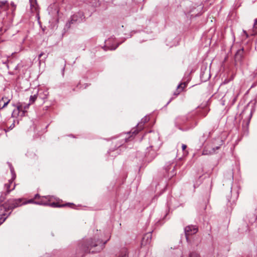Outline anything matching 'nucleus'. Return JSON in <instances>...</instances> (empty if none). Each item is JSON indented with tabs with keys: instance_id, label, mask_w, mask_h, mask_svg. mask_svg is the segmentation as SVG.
Segmentation results:
<instances>
[{
	"instance_id": "28",
	"label": "nucleus",
	"mask_w": 257,
	"mask_h": 257,
	"mask_svg": "<svg viewBox=\"0 0 257 257\" xmlns=\"http://www.w3.org/2000/svg\"><path fill=\"white\" fill-rule=\"evenodd\" d=\"M133 1L136 3H140L142 1H144V0H133Z\"/></svg>"
},
{
	"instance_id": "12",
	"label": "nucleus",
	"mask_w": 257,
	"mask_h": 257,
	"mask_svg": "<svg viewBox=\"0 0 257 257\" xmlns=\"http://www.w3.org/2000/svg\"><path fill=\"white\" fill-rule=\"evenodd\" d=\"M10 99L6 97H3L0 100V110L3 109L7 106L10 101Z\"/></svg>"
},
{
	"instance_id": "16",
	"label": "nucleus",
	"mask_w": 257,
	"mask_h": 257,
	"mask_svg": "<svg viewBox=\"0 0 257 257\" xmlns=\"http://www.w3.org/2000/svg\"><path fill=\"white\" fill-rule=\"evenodd\" d=\"M219 148V147H216V148H213L210 151H208L206 149H204L202 152V155H208L212 154L215 152L216 150H217Z\"/></svg>"
},
{
	"instance_id": "31",
	"label": "nucleus",
	"mask_w": 257,
	"mask_h": 257,
	"mask_svg": "<svg viewBox=\"0 0 257 257\" xmlns=\"http://www.w3.org/2000/svg\"><path fill=\"white\" fill-rule=\"evenodd\" d=\"M64 70H65V68L64 67L62 69V75L63 76H64Z\"/></svg>"
},
{
	"instance_id": "1",
	"label": "nucleus",
	"mask_w": 257,
	"mask_h": 257,
	"mask_svg": "<svg viewBox=\"0 0 257 257\" xmlns=\"http://www.w3.org/2000/svg\"><path fill=\"white\" fill-rule=\"evenodd\" d=\"M106 241L104 242L102 240L95 237L86 240L84 242L80 243L77 249L78 257H83L86 253H95L102 250Z\"/></svg>"
},
{
	"instance_id": "22",
	"label": "nucleus",
	"mask_w": 257,
	"mask_h": 257,
	"mask_svg": "<svg viewBox=\"0 0 257 257\" xmlns=\"http://www.w3.org/2000/svg\"><path fill=\"white\" fill-rule=\"evenodd\" d=\"M35 199H30L29 200H28L27 201H23V203H24V204H26L27 203H35V202L34 201V200Z\"/></svg>"
},
{
	"instance_id": "26",
	"label": "nucleus",
	"mask_w": 257,
	"mask_h": 257,
	"mask_svg": "<svg viewBox=\"0 0 257 257\" xmlns=\"http://www.w3.org/2000/svg\"><path fill=\"white\" fill-rule=\"evenodd\" d=\"M243 33L245 34L246 38H248L249 37L248 34L247 33V32L245 30L243 31Z\"/></svg>"
},
{
	"instance_id": "27",
	"label": "nucleus",
	"mask_w": 257,
	"mask_h": 257,
	"mask_svg": "<svg viewBox=\"0 0 257 257\" xmlns=\"http://www.w3.org/2000/svg\"><path fill=\"white\" fill-rule=\"evenodd\" d=\"M187 148V146L185 144H182V150L184 151Z\"/></svg>"
},
{
	"instance_id": "8",
	"label": "nucleus",
	"mask_w": 257,
	"mask_h": 257,
	"mask_svg": "<svg viewBox=\"0 0 257 257\" xmlns=\"http://www.w3.org/2000/svg\"><path fill=\"white\" fill-rule=\"evenodd\" d=\"M153 146H151L149 148H148V151L146 154V157L151 160L154 159L157 156L156 151L155 149H153Z\"/></svg>"
},
{
	"instance_id": "9",
	"label": "nucleus",
	"mask_w": 257,
	"mask_h": 257,
	"mask_svg": "<svg viewBox=\"0 0 257 257\" xmlns=\"http://www.w3.org/2000/svg\"><path fill=\"white\" fill-rule=\"evenodd\" d=\"M75 205L72 203H67L65 204H60L59 202H52L50 203L49 206L52 207H69L73 208Z\"/></svg>"
},
{
	"instance_id": "7",
	"label": "nucleus",
	"mask_w": 257,
	"mask_h": 257,
	"mask_svg": "<svg viewBox=\"0 0 257 257\" xmlns=\"http://www.w3.org/2000/svg\"><path fill=\"white\" fill-rule=\"evenodd\" d=\"M244 58V49H239L236 52L234 56V59L236 63H240Z\"/></svg>"
},
{
	"instance_id": "18",
	"label": "nucleus",
	"mask_w": 257,
	"mask_h": 257,
	"mask_svg": "<svg viewBox=\"0 0 257 257\" xmlns=\"http://www.w3.org/2000/svg\"><path fill=\"white\" fill-rule=\"evenodd\" d=\"M10 170H11V173L12 175V177L11 179L15 180L16 177V175L15 173L14 169L11 164L10 165Z\"/></svg>"
},
{
	"instance_id": "34",
	"label": "nucleus",
	"mask_w": 257,
	"mask_h": 257,
	"mask_svg": "<svg viewBox=\"0 0 257 257\" xmlns=\"http://www.w3.org/2000/svg\"><path fill=\"white\" fill-rule=\"evenodd\" d=\"M128 138H127V139L125 138V141H124V142H126L127 141H128Z\"/></svg>"
},
{
	"instance_id": "11",
	"label": "nucleus",
	"mask_w": 257,
	"mask_h": 257,
	"mask_svg": "<svg viewBox=\"0 0 257 257\" xmlns=\"http://www.w3.org/2000/svg\"><path fill=\"white\" fill-rule=\"evenodd\" d=\"M72 17H76L75 19L78 23L85 21V17L84 14L82 12H79L72 16Z\"/></svg>"
},
{
	"instance_id": "3",
	"label": "nucleus",
	"mask_w": 257,
	"mask_h": 257,
	"mask_svg": "<svg viewBox=\"0 0 257 257\" xmlns=\"http://www.w3.org/2000/svg\"><path fill=\"white\" fill-rule=\"evenodd\" d=\"M34 199H39L35 202V204L49 206L50 203L54 199H55V198L53 196L49 195L40 196L39 194H37L35 195Z\"/></svg>"
},
{
	"instance_id": "10",
	"label": "nucleus",
	"mask_w": 257,
	"mask_h": 257,
	"mask_svg": "<svg viewBox=\"0 0 257 257\" xmlns=\"http://www.w3.org/2000/svg\"><path fill=\"white\" fill-rule=\"evenodd\" d=\"M152 236V232H151L146 233L142 238V245L149 244L151 241Z\"/></svg>"
},
{
	"instance_id": "23",
	"label": "nucleus",
	"mask_w": 257,
	"mask_h": 257,
	"mask_svg": "<svg viewBox=\"0 0 257 257\" xmlns=\"http://www.w3.org/2000/svg\"><path fill=\"white\" fill-rule=\"evenodd\" d=\"M31 103H29L28 104L25 105V106H23V110L26 111V113L27 112L26 109H28L29 107V105Z\"/></svg>"
},
{
	"instance_id": "25",
	"label": "nucleus",
	"mask_w": 257,
	"mask_h": 257,
	"mask_svg": "<svg viewBox=\"0 0 257 257\" xmlns=\"http://www.w3.org/2000/svg\"><path fill=\"white\" fill-rule=\"evenodd\" d=\"M230 81V80L229 79H225L223 81V83L224 84H226L228 83Z\"/></svg>"
},
{
	"instance_id": "17",
	"label": "nucleus",
	"mask_w": 257,
	"mask_h": 257,
	"mask_svg": "<svg viewBox=\"0 0 257 257\" xmlns=\"http://www.w3.org/2000/svg\"><path fill=\"white\" fill-rule=\"evenodd\" d=\"M188 257H200V256L197 252L191 251L189 253Z\"/></svg>"
},
{
	"instance_id": "30",
	"label": "nucleus",
	"mask_w": 257,
	"mask_h": 257,
	"mask_svg": "<svg viewBox=\"0 0 257 257\" xmlns=\"http://www.w3.org/2000/svg\"><path fill=\"white\" fill-rule=\"evenodd\" d=\"M234 75L233 74H232L231 76V77L229 79L231 80H232L233 79H234Z\"/></svg>"
},
{
	"instance_id": "33",
	"label": "nucleus",
	"mask_w": 257,
	"mask_h": 257,
	"mask_svg": "<svg viewBox=\"0 0 257 257\" xmlns=\"http://www.w3.org/2000/svg\"><path fill=\"white\" fill-rule=\"evenodd\" d=\"M11 5H12L13 7H14L15 8H16V5L14 4V3H12L11 4Z\"/></svg>"
},
{
	"instance_id": "35",
	"label": "nucleus",
	"mask_w": 257,
	"mask_h": 257,
	"mask_svg": "<svg viewBox=\"0 0 257 257\" xmlns=\"http://www.w3.org/2000/svg\"><path fill=\"white\" fill-rule=\"evenodd\" d=\"M122 144H123V143L121 144H120L117 147H119L121 146Z\"/></svg>"
},
{
	"instance_id": "4",
	"label": "nucleus",
	"mask_w": 257,
	"mask_h": 257,
	"mask_svg": "<svg viewBox=\"0 0 257 257\" xmlns=\"http://www.w3.org/2000/svg\"><path fill=\"white\" fill-rule=\"evenodd\" d=\"M198 231V228L196 226L191 225L185 227L184 232L187 242H190L189 236L196 234Z\"/></svg>"
},
{
	"instance_id": "2",
	"label": "nucleus",
	"mask_w": 257,
	"mask_h": 257,
	"mask_svg": "<svg viewBox=\"0 0 257 257\" xmlns=\"http://www.w3.org/2000/svg\"><path fill=\"white\" fill-rule=\"evenodd\" d=\"M14 179H11L8 182L4 184V191L2 192L0 196V203L3 202L6 199V196L12 191L14 190L15 188L16 184H13Z\"/></svg>"
},
{
	"instance_id": "36",
	"label": "nucleus",
	"mask_w": 257,
	"mask_h": 257,
	"mask_svg": "<svg viewBox=\"0 0 257 257\" xmlns=\"http://www.w3.org/2000/svg\"><path fill=\"white\" fill-rule=\"evenodd\" d=\"M172 99H173V98H171V99H170V101L168 102V103H169L170 101H171V100H172Z\"/></svg>"
},
{
	"instance_id": "21",
	"label": "nucleus",
	"mask_w": 257,
	"mask_h": 257,
	"mask_svg": "<svg viewBox=\"0 0 257 257\" xmlns=\"http://www.w3.org/2000/svg\"><path fill=\"white\" fill-rule=\"evenodd\" d=\"M179 85H180V89L182 91H183L185 88L187 86V82H182Z\"/></svg>"
},
{
	"instance_id": "24",
	"label": "nucleus",
	"mask_w": 257,
	"mask_h": 257,
	"mask_svg": "<svg viewBox=\"0 0 257 257\" xmlns=\"http://www.w3.org/2000/svg\"><path fill=\"white\" fill-rule=\"evenodd\" d=\"M174 169H175V167L173 168V169L170 172L171 173V177H172L176 174V173L174 172Z\"/></svg>"
},
{
	"instance_id": "5",
	"label": "nucleus",
	"mask_w": 257,
	"mask_h": 257,
	"mask_svg": "<svg viewBox=\"0 0 257 257\" xmlns=\"http://www.w3.org/2000/svg\"><path fill=\"white\" fill-rule=\"evenodd\" d=\"M25 113L26 111L23 110V105L22 104H19L17 105V108L13 110L12 116L14 117L19 116L23 117L25 115Z\"/></svg>"
},
{
	"instance_id": "13",
	"label": "nucleus",
	"mask_w": 257,
	"mask_h": 257,
	"mask_svg": "<svg viewBox=\"0 0 257 257\" xmlns=\"http://www.w3.org/2000/svg\"><path fill=\"white\" fill-rule=\"evenodd\" d=\"M110 41H111V39H109L107 41H105L106 45L104 47V49L105 50H114L118 46L119 44H117V45L114 47L107 46L109 44V42Z\"/></svg>"
},
{
	"instance_id": "15",
	"label": "nucleus",
	"mask_w": 257,
	"mask_h": 257,
	"mask_svg": "<svg viewBox=\"0 0 257 257\" xmlns=\"http://www.w3.org/2000/svg\"><path fill=\"white\" fill-rule=\"evenodd\" d=\"M128 254L127 249L125 247H123L121 249L118 257H128Z\"/></svg>"
},
{
	"instance_id": "29",
	"label": "nucleus",
	"mask_w": 257,
	"mask_h": 257,
	"mask_svg": "<svg viewBox=\"0 0 257 257\" xmlns=\"http://www.w3.org/2000/svg\"><path fill=\"white\" fill-rule=\"evenodd\" d=\"M44 54V53L43 52H42L41 54H40L39 55V58H40Z\"/></svg>"
},
{
	"instance_id": "19",
	"label": "nucleus",
	"mask_w": 257,
	"mask_h": 257,
	"mask_svg": "<svg viewBox=\"0 0 257 257\" xmlns=\"http://www.w3.org/2000/svg\"><path fill=\"white\" fill-rule=\"evenodd\" d=\"M180 85H178L176 90L174 92V95L177 96L181 92H182L180 89Z\"/></svg>"
},
{
	"instance_id": "14",
	"label": "nucleus",
	"mask_w": 257,
	"mask_h": 257,
	"mask_svg": "<svg viewBox=\"0 0 257 257\" xmlns=\"http://www.w3.org/2000/svg\"><path fill=\"white\" fill-rule=\"evenodd\" d=\"M76 17H71L70 20L68 21V22L66 24L65 27L67 29H69L71 27V25L72 24H74L75 23H78L77 21H76V19H75Z\"/></svg>"
},
{
	"instance_id": "32",
	"label": "nucleus",
	"mask_w": 257,
	"mask_h": 257,
	"mask_svg": "<svg viewBox=\"0 0 257 257\" xmlns=\"http://www.w3.org/2000/svg\"><path fill=\"white\" fill-rule=\"evenodd\" d=\"M5 3L4 2H1V3H0V7H1V6H2L4 5H5Z\"/></svg>"
},
{
	"instance_id": "6",
	"label": "nucleus",
	"mask_w": 257,
	"mask_h": 257,
	"mask_svg": "<svg viewBox=\"0 0 257 257\" xmlns=\"http://www.w3.org/2000/svg\"><path fill=\"white\" fill-rule=\"evenodd\" d=\"M149 120V117L146 116L144 117H143L141 121L138 124L137 127L138 128L136 130H135L134 131L130 132L128 133V134L132 133L133 134L136 135L140 131H141L142 130H143L144 125Z\"/></svg>"
},
{
	"instance_id": "20",
	"label": "nucleus",
	"mask_w": 257,
	"mask_h": 257,
	"mask_svg": "<svg viewBox=\"0 0 257 257\" xmlns=\"http://www.w3.org/2000/svg\"><path fill=\"white\" fill-rule=\"evenodd\" d=\"M37 98V94L31 95L30 97V103H34Z\"/></svg>"
}]
</instances>
